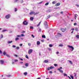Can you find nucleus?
Here are the masks:
<instances>
[{
	"label": "nucleus",
	"instance_id": "f704fd0d",
	"mask_svg": "<svg viewBox=\"0 0 79 79\" xmlns=\"http://www.w3.org/2000/svg\"><path fill=\"white\" fill-rule=\"evenodd\" d=\"M6 55L7 56V57H8L9 58L10 57V55L8 54H6Z\"/></svg>",
	"mask_w": 79,
	"mask_h": 79
},
{
	"label": "nucleus",
	"instance_id": "20e7f679",
	"mask_svg": "<svg viewBox=\"0 0 79 79\" xmlns=\"http://www.w3.org/2000/svg\"><path fill=\"white\" fill-rule=\"evenodd\" d=\"M33 51V50H32V49H30L28 51V54H31V53H32Z\"/></svg>",
	"mask_w": 79,
	"mask_h": 79
},
{
	"label": "nucleus",
	"instance_id": "a18cd8bd",
	"mask_svg": "<svg viewBox=\"0 0 79 79\" xmlns=\"http://www.w3.org/2000/svg\"><path fill=\"white\" fill-rule=\"evenodd\" d=\"M21 3H23V2H24V1L23 0H22L20 2Z\"/></svg>",
	"mask_w": 79,
	"mask_h": 79
},
{
	"label": "nucleus",
	"instance_id": "7c9ffc66",
	"mask_svg": "<svg viewBox=\"0 0 79 79\" xmlns=\"http://www.w3.org/2000/svg\"><path fill=\"white\" fill-rule=\"evenodd\" d=\"M70 77L72 79H74V77L72 75H70Z\"/></svg>",
	"mask_w": 79,
	"mask_h": 79
},
{
	"label": "nucleus",
	"instance_id": "b1692460",
	"mask_svg": "<svg viewBox=\"0 0 79 79\" xmlns=\"http://www.w3.org/2000/svg\"><path fill=\"white\" fill-rule=\"evenodd\" d=\"M53 68H54L52 66H51L50 67H49V69H53Z\"/></svg>",
	"mask_w": 79,
	"mask_h": 79
},
{
	"label": "nucleus",
	"instance_id": "f03ea898",
	"mask_svg": "<svg viewBox=\"0 0 79 79\" xmlns=\"http://www.w3.org/2000/svg\"><path fill=\"white\" fill-rule=\"evenodd\" d=\"M23 25H27L28 24V22L27 21L25 20L23 22Z\"/></svg>",
	"mask_w": 79,
	"mask_h": 79
},
{
	"label": "nucleus",
	"instance_id": "e433bc0d",
	"mask_svg": "<svg viewBox=\"0 0 79 79\" xmlns=\"http://www.w3.org/2000/svg\"><path fill=\"white\" fill-rule=\"evenodd\" d=\"M69 62L70 63V64H73V62H72V61L70 60H69Z\"/></svg>",
	"mask_w": 79,
	"mask_h": 79
},
{
	"label": "nucleus",
	"instance_id": "a878e982",
	"mask_svg": "<svg viewBox=\"0 0 79 79\" xmlns=\"http://www.w3.org/2000/svg\"><path fill=\"white\" fill-rule=\"evenodd\" d=\"M44 63H48V61L47 60H45L44 61Z\"/></svg>",
	"mask_w": 79,
	"mask_h": 79
},
{
	"label": "nucleus",
	"instance_id": "052dcab7",
	"mask_svg": "<svg viewBox=\"0 0 79 79\" xmlns=\"http://www.w3.org/2000/svg\"><path fill=\"white\" fill-rule=\"evenodd\" d=\"M28 45H29V46H31V43H28Z\"/></svg>",
	"mask_w": 79,
	"mask_h": 79
},
{
	"label": "nucleus",
	"instance_id": "69168bd1",
	"mask_svg": "<svg viewBox=\"0 0 79 79\" xmlns=\"http://www.w3.org/2000/svg\"><path fill=\"white\" fill-rule=\"evenodd\" d=\"M14 63H15V62L13 61L12 62V64H14Z\"/></svg>",
	"mask_w": 79,
	"mask_h": 79
},
{
	"label": "nucleus",
	"instance_id": "6e6552de",
	"mask_svg": "<svg viewBox=\"0 0 79 79\" xmlns=\"http://www.w3.org/2000/svg\"><path fill=\"white\" fill-rule=\"evenodd\" d=\"M0 63L1 64H4V61L2 60H0Z\"/></svg>",
	"mask_w": 79,
	"mask_h": 79
},
{
	"label": "nucleus",
	"instance_id": "5701e85b",
	"mask_svg": "<svg viewBox=\"0 0 79 79\" xmlns=\"http://www.w3.org/2000/svg\"><path fill=\"white\" fill-rule=\"evenodd\" d=\"M75 31H76L77 32V31H78V29H77V27H76L75 28Z\"/></svg>",
	"mask_w": 79,
	"mask_h": 79
},
{
	"label": "nucleus",
	"instance_id": "4468645a",
	"mask_svg": "<svg viewBox=\"0 0 79 79\" xmlns=\"http://www.w3.org/2000/svg\"><path fill=\"white\" fill-rule=\"evenodd\" d=\"M19 38L17 37L15 38V41H17V40H19Z\"/></svg>",
	"mask_w": 79,
	"mask_h": 79
},
{
	"label": "nucleus",
	"instance_id": "3c124183",
	"mask_svg": "<svg viewBox=\"0 0 79 79\" xmlns=\"http://www.w3.org/2000/svg\"><path fill=\"white\" fill-rule=\"evenodd\" d=\"M31 37H32L33 38H34L35 36H34V35L32 34L31 35Z\"/></svg>",
	"mask_w": 79,
	"mask_h": 79
},
{
	"label": "nucleus",
	"instance_id": "0eeeda50",
	"mask_svg": "<svg viewBox=\"0 0 79 79\" xmlns=\"http://www.w3.org/2000/svg\"><path fill=\"white\" fill-rule=\"evenodd\" d=\"M60 3L59 2L56 4L55 5V6H60Z\"/></svg>",
	"mask_w": 79,
	"mask_h": 79
},
{
	"label": "nucleus",
	"instance_id": "7ed1b4c3",
	"mask_svg": "<svg viewBox=\"0 0 79 79\" xmlns=\"http://www.w3.org/2000/svg\"><path fill=\"white\" fill-rule=\"evenodd\" d=\"M68 47H69V48H71V49H72L71 50V51H73V50H74V47H73V46L68 45Z\"/></svg>",
	"mask_w": 79,
	"mask_h": 79
},
{
	"label": "nucleus",
	"instance_id": "de8ad7c7",
	"mask_svg": "<svg viewBox=\"0 0 79 79\" xmlns=\"http://www.w3.org/2000/svg\"><path fill=\"white\" fill-rule=\"evenodd\" d=\"M43 3V1H42V2H40L39 3V4H41V3Z\"/></svg>",
	"mask_w": 79,
	"mask_h": 79
},
{
	"label": "nucleus",
	"instance_id": "13d9d810",
	"mask_svg": "<svg viewBox=\"0 0 79 79\" xmlns=\"http://www.w3.org/2000/svg\"><path fill=\"white\" fill-rule=\"evenodd\" d=\"M18 0H15V2H18Z\"/></svg>",
	"mask_w": 79,
	"mask_h": 79
},
{
	"label": "nucleus",
	"instance_id": "ddd939ff",
	"mask_svg": "<svg viewBox=\"0 0 79 79\" xmlns=\"http://www.w3.org/2000/svg\"><path fill=\"white\" fill-rule=\"evenodd\" d=\"M40 43L39 41H38L37 42V45H40Z\"/></svg>",
	"mask_w": 79,
	"mask_h": 79
},
{
	"label": "nucleus",
	"instance_id": "774afa93",
	"mask_svg": "<svg viewBox=\"0 0 79 79\" xmlns=\"http://www.w3.org/2000/svg\"><path fill=\"white\" fill-rule=\"evenodd\" d=\"M56 54H57V55L59 54V52H57L56 53Z\"/></svg>",
	"mask_w": 79,
	"mask_h": 79
},
{
	"label": "nucleus",
	"instance_id": "9b49d317",
	"mask_svg": "<svg viewBox=\"0 0 79 79\" xmlns=\"http://www.w3.org/2000/svg\"><path fill=\"white\" fill-rule=\"evenodd\" d=\"M61 31L62 32H65V30L63 28H61L60 29Z\"/></svg>",
	"mask_w": 79,
	"mask_h": 79
},
{
	"label": "nucleus",
	"instance_id": "c9c22d12",
	"mask_svg": "<svg viewBox=\"0 0 79 79\" xmlns=\"http://www.w3.org/2000/svg\"><path fill=\"white\" fill-rule=\"evenodd\" d=\"M1 37H0V40L1 39H2V38H3V35H1Z\"/></svg>",
	"mask_w": 79,
	"mask_h": 79
},
{
	"label": "nucleus",
	"instance_id": "393cba45",
	"mask_svg": "<svg viewBox=\"0 0 79 79\" xmlns=\"http://www.w3.org/2000/svg\"><path fill=\"white\" fill-rule=\"evenodd\" d=\"M27 73L26 72L24 73V75H25V76H27Z\"/></svg>",
	"mask_w": 79,
	"mask_h": 79
},
{
	"label": "nucleus",
	"instance_id": "4d7b16f0",
	"mask_svg": "<svg viewBox=\"0 0 79 79\" xmlns=\"http://www.w3.org/2000/svg\"><path fill=\"white\" fill-rule=\"evenodd\" d=\"M2 52L1 50H0V54H2Z\"/></svg>",
	"mask_w": 79,
	"mask_h": 79
},
{
	"label": "nucleus",
	"instance_id": "1a4fd4ad",
	"mask_svg": "<svg viewBox=\"0 0 79 79\" xmlns=\"http://www.w3.org/2000/svg\"><path fill=\"white\" fill-rule=\"evenodd\" d=\"M34 13H35V12H34V11H31V12L30 13H29V15H34Z\"/></svg>",
	"mask_w": 79,
	"mask_h": 79
},
{
	"label": "nucleus",
	"instance_id": "f8f14e48",
	"mask_svg": "<svg viewBox=\"0 0 79 79\" xmlns=\"http://www.w3.org/2000/svg\"><path fill=\"white\" fill-rule=\"evenodd\" d=\"M12 42H13L12 41H9L7 42V44H11Z\"/></svg>",
	"mask_w": 79,
	"mask_h": 79
},
{
	"label": "nucleus",
	"instance_id": "e2e57ef3",
	"mask_svg": "<svg viewBox=\"0 0 79 79\" xmlns=\"http://www.w3.org/2000/svg\"><path fill=\"white\" fill-rule=\"evenodd\" d=\"M21 36H22V37H23V36H24V35L23 34H21Z\"/></svg>",
	"mask_w": 79,
	"mask_h": 79
},
{
	"label": "nucleus",
	"instance_id": "4be33fe9",
	"mask_svg": "<svg viewBox=\"0 0 79 79\" xmlns=\"http://www.w3.org/2000/svg\"><path fill=\"white\" fill-rule=\"evenodd\" d=\"M64 76H66V77H68V75L66 73H64Z\"/></svg>",
	"mask_w": 79,
	"mask_h": 79
},
{
	"label": "nucleus",
	"instance_id": "6e6d98bb",
	"mask_svg": "<svg viewBox=\"0 0 79 79\" xmlns=\"http://www.w3.org/2000/svg\"><path fill=\"white\" fill-rule=\"evenodd\" d=\"M14 61L15 62H16V61H18V60H15Z\"/></svg>",
	"mask_w": 79,
	"mask_h": 79
},
{
	"label": "nucleus",
	"instance_id": "680f3d73",
	"mask_svg": "<svg viewBox=\"0 0 79 79\" xmlns=\"http://www.w3.org/2000/svg\"><path fill=\"white\" fill-rule=\"evenodd\" d=\"M26 32L25 31H22V33H25Z\"/></svg>",
	"mask_w": 79,
	"mask_h": 79
},
{
	"label": "nucleus",
	"instance_id": "bb28decb",
	"mask_svg": "<svg viewBox=\"0 0 79 79\" xmlns=\"http://www.w3.org/2000/svg\"><path fill=\"white\" fill-rule=\"evenodd\" d=\"M41 31H42V30H41V29L39 28L38 31L39 32H41Z\"/></svg>",
	"mask_w": 79,
	"mask_h": 79
},
{
	"label": "nucleus",
	"instance_id": "bf43d9fd",
	"mask_svg": "<svg viewBox=\"0 0 79 79\" xmlns=\"http://www.w3.org/2000/svg\"><path fill=\"white\" fill-rule=\"evenodd\" d=\"M77 23H74V26H76V25H77Z\"/></svg>",
	"mask_w": 79,
	"mask_h": 79
},
{
	"label": "nucleus",
	"instance_id": "5fc2aeb1",
	"mask_svg": "<svg viewBox=\"0 0 79 79\" xmlns=\"http://www.w3.org/2000/svg\"><path fill=\"white\" fill-rule=\"evenodd\" d=\"M19 46H20V47H21V46H23V44H20Z\"/></svg>",
	"mask_w": 79,
	"mask_h": 79
},
{
	"label": "nucleus",
	"instance_id": "c85d7f7f",
	"mask_svg": "<svg viewBox=\"0 0 79 79\" xmlns=\"http://www.w3.org/2000/svg\"><path fill=\"white\" fill-rule=\"evenodd\" d=\"M6 54V53L4 51L3 52V55H5Z\"/></svg>",
	"mask_w": 79,
	"mask_h": 79
},
{
	"label": "nucleus",
	"instance_id": "9d476101",
	"mask_svg": "<svg viewBox=\"0 0 79 79\" xmlns=\"http://www.w3.org/2000/svg\"><path fill=\"white\" fill-rule=\"evenodd\" d=\"M52 9H48V10H46V12H47V13H50V12L52 11Z\"/></svg>",
	"mask_w": 79,
	"mask_h": 79
},
{
	"label": "nucleus",
	"instance_id": "a19ab883",
	"mask_svg": "<svg viewBox=\"0 0 79 79\" xmlns=\"http://www.w3.org/2000/svg\"><path fill=\"white\" fill-rule=\"evenodd\" d=\"M16 49H17V50H18L19 49V47H17L16 48Z\"/></svg>",
	"mask_w": 79,
	"mask_h": 79
},
{
	"label": "nucleus",
	"instance_id": "864d4df0",
	"mask_svg": "<svg viewBox=\"0 0 79 79\" xmlns=\"http://www.w3.org/2000/svg\"><path fill=\"white\" fill-rule=\"evenodd\" d=\"M19 59L20 60H21V61H23V59H21L20 58V57L19 58Z\"/></svg>",
	"mask_w": 79,
	"mask_h": 79
},
{
	"label": "nucleus",
	"instance_id": "09e8293b",
	"mask_svg": "<svg viewBox=\"0 0 79 79\" xmlns=\"http://www.w3.org/2000/svg\"><path fill=\"white\" fill-rule=\"evenodd\" d=\"M54 66H58V64H54Z\"/></svg>",
	"mask_w": 79,
	"mask_h": 79
},
{
	"label": "nucleus",
	"instance_id": "4c0bfd02",
	"mask_svg": "<svg viewBox=\"0 0 79 79\" xmlns=\"http://www.w3.org/2000/svg\"><path fill=\"white\" fill-rule=\"evenodd\" d=\"M37 14H39L38 12H36V13H35H35H34V15H37Z\"/></svg>",
	"mask_w": 79,
	"mask_h": 79
},
{
	"label": "nucleus",
	"instance_id": "0e129e2a",
	"mask_svg": "<svg viewBox=\"0 0 79 79\" xmlns=\"http://www.w3.org/2000/svg\"><path fill=\"white\" fill-rule=\"evenodd\" d=\"M76 6L77 7H79V5H77V4H76Z\"/></svg>",
	"mask_w": 79,
	"mask_h": 79
},
{
	"label": "nucleus",
	"instance_id": "c03bdc74",
	"mask_svg": "<svg viewBox=\"0 0 79 79\" xmlns=\"http://www.w3.org/2000/svg\"><path fill=\"white\" fill-rule=\"evenodd\" d=\"M58 69H60V70H61V69H63V68H62V67H60V68H59Z\"/></svg>",
	"mask_w": 79,
	"mask_h": 79
},
{
	"label": "nucleus",
	"instance_id": "79ce46f5",
	"mask_svg": "<svg viewBox=\"0 0 79 79\" xmlns=\"http://www.w3.org/2000/svg\"><path fill=\"white\" fill-rule=\"evenodd\" d=\"M14 56H15V57H18V55H17L14 54Z\"/></svg>",
	"mask_w": 79,
	"mask_h": 79
},
{
	"label": "nucleus",
	"instance_id": "72a5a7b5",
	"mask_svg": "<svg viewBox=\"0 0 79 79\" xmlns=\"http://www.w3.org/2000/svg\"><path fill=\"white\" fill-rule=\"evenodd\" d=\"M25 57L26 58H27V59H29V57H28V56H27V55H26L25 56Z\"/></svg>",
	"mask_w": 79,
	"mask_h": 79
},
{
	"label": "nucleus",
	"instance_id": "ea45409f",
	"mask_svg": "<svg viewBox=\"0 0 79 79\" xmlns=\"http://www.w3.org/2000/svg\"><path fill=\"white\" fill-rule=\"evenodd\" d=\"M30 29H34V27H33L31 26L30 27Z\"/></svg>",
	"mask_w": 79,
	"mask_h": 79
},
{
	"label": "nucleus",
	"instance_id": "aec40b11",
	"mask_svg": "<svg viewBox=\"0 0 79 79\" xmlns=\"http://www.w3.org/2000/svg\"><path fill=\"white\" fill-rule=\"evenodd\" d=\"M7 30H3L2 31V32H6V31H7Z\"/></svg>",
	"mask_w": 79,
	"mask_h": 79
},
{
	"label": "nucleus",
	"instance_id": "473e14b6",
	"mask_svg": "<svg viewBox=\"0 0 79 79\" xmlns=\"http://www.w3.org/2000/svg\"><path fill=\"white\" fill-rule=\"evenodd\" d=\"M63 45L61 44L59 45V47H63Z\"/></svg>",
	"mask_w": 79,
	"mask_h": 79
},
{
	"label": "nucleus",
	"instance_id": "603ef678",
	"mask_svg": "<svg viewBox=\"0 0 79 79\" xmlns=\"http://www.w3.org/2000/svg\"><path fill=\"white\" fill-rule=\"evenodd\" d=\"M47 70H48V71L50 70V67L47 68Z\"/></svg>",
	"mask_w": 79,
	"mask_h": 79
},
{
	"label": "nucleus",
	"instance_id": "338daca9",
	"mask_svg": "<svg viewBox=\"0 0 79 79\" xmlns=\"http://www.w3.org/2000/svg\"><path fill=\"white\" fill-rule=\"evenodd\" d=\"M49 73H50V74L52 73V71H50L49 72Z\"/></svg>",
	"mask_w": 79,
	"mask_h": 79
},
{
	"label": "nucleus",
	"instance_id": "6ab92c4d",
	"mask_svg": "<svg viewBox=\"0 0 79 79\" xmlns=\"http://www.w3.org/2000/svg\"><path fill=\"white\" fill-rule=\"evenodd\" d=\"M71 30H72V31L71 32V34H73V32H74V28L72 29Z\"/></svg>",
	"mask_w": 79,
	"mask_h": 79
},
{
	"label": "nucleus",
	"instance_id": "c756f323",
	"mask_svg": "<svg viewBox=\"0 0 79 79\" xmlns=\"http://www.w3.org/2000/svg\"><path fill=\"white\" fill-rule=\"evenodd\" d=\"M49 47H53V45L52 44H50L49 45Z\"/></svg>",
	"mask_w": 79,
	"mask_h": 79
},
{
	"label": "nucleus",
	"instance_id": "58836bf2",
	"mask_svg": "<svg viewBox=\"0 0 79 79\" xmlns=\"http://www.w3.org/2000/svg\"><path fill=\"white\" fill-rule=\"evenodd\" d=\"M48 4H49V3L48 2H47L45 4V5L46 6L47 5H48Z\"/></svg>",
	"mask_w": 79,
	"mask_h": 79
},
{
	"label": "nucleus",
	"instance_id": "f3484780",
	"mask_svg": "<svg viewBox=\"0 0 79 79\" xmlns=\"http://www.w3.org/2000/svg\"><path fill=\"white\" fill-rule=\"evenodd\" d=\"M30 19L31 21H33V19H34V18L32 17H31Z\"/></svg>",
	"mask_w": 79,
	"mask_h": 79
},
{
	"label": "nucleus",
	"instance_id": "37998d69",
	"mask_svg": "<svg viewBox=\"0 0 79 79\" xmlns=\"http://www.w3.org/2000/svg\"><path fill=\"white\" fill-rule=\"evenodd\" d=\"M15 12L17 11V9L16 8H15Z\"/></svg>",
	"mask_w": 79,
	"mask_h": 79
},
{
	"label": "nucleus",
	"instance_id": "f257e3e1",
	"mask_svg": "<svg viewBox=\"0 0 79 79\" xmlns=\"http://www.w3.org/2000/svg\"><path fill=\"white\" fill-rule=\"evenodd\" d=\"M44 25L46 29H47L48 28V25H47V22H44Z\"/></svg>",
	"mask_w": 79,
	"mask_h": 79
},
{
	"label": "nucleus",
	"instance_id": "a211bd4d",
	"mask_svg": "<svg viewBox=\"0 0 79 79\" xmlns=\"http://www.w3.org/2000/svg\"><path fill=\"white\" fill-rule=\"evenodd\" d=\"M50 18V15H49L47 16V18H46V19H48V18Z\"/></svg>",
	"mask_w": 79,
	"mask_h": 79
},
{
	"label": "nucleus",
	"instance_id": "2f4dec72",
	"mask_svg": "<svg viewBox=\"0 0 79 79\" xmlns=\"http://www.w3.org/2000/svg\"><path fill=\"white\" fill-rule=\"evenodd\" d=\"M77 17V14H76L75 15V19H76V18Z\"/></svg>",
	"mask_w": 79,
	"mask_h": 79
},
{
	"label": "nucleus",
	"instance_id": "423d86ee",
	"mask_svg": "<svg viewBox=\"0 0 79 79\" xmlns=\"http://www.w3.org/2000/svg\"><path fill=\"white\" fill-rule=\"evenodd\" d=\"M58 71H59V72L61 73V74H63V71L60 70V69H57Z\"/></svg>",
	"mask_w": 79,
	"mask_h": 79
},
{
	"label": "nucleus",
	"instance_id": "412c9836",
	"mask_svg": "<svg viewBox=\"0 0 79 79\" xmlns=\"http://www.w3.org/2000/svg\"><path fill=\"white\" fill-rule=\"evenodd\" d=\"M42 38H44V39H45V38H46L45 35H42Z\"/></svg>",
	"mask_w": 79,
	"mask_h": 79
},
{
	"label": "nucleus",
	"instance_id": "2eb2a0df",
	"mask_svg": "<svg viewBox=\"0 0 79 79\" xmlns=\"http://www.w3.org/2000/svg\"><path fill=\"white\" fill-rule=\"evenodd\" d=\"M25 66H26V67H27L28 66H29V64L27 63H26L25 64Z\"/></svg>",
	"mask_w": 79,
	"mask_h": 79
},
{
	"label": "nucleus",
	"instance_id": "cd10ccee",
	"mask_svg": "<svg viewBox=\"0 0 79 79\" xmlns=\"http://www.w3.org/2000/svg\"><path fill=\"white\" fill-rule=\"evenodd\" d=\"M56 3V1H53L52 2V4H55V3Z\"/></svg>",
	"mask_w": 79,
	"mask_h": 79
},
{
	"label": "nucleus",
	"instance_id": "8fccbe9b",
	"mask_svg": "<svg viewBox=\"0 0 79 79\" xmlns=\"http://www.w3.org/2000/svg\"><path fill=\"white\" fill-rule=\"evenodd\" d=\"M21 35H16V37H20Z\"/></svg>",
	"mask_w": 79,
	"mask_h": 79
},
{
	"label": "nucleus",
	"instance_id": "dca6fc26",
	"mask_svg": "<svg viewBox=\"0 0 79 79\" xmlns=\"http://www.w3.org/2000/svg\"><path fill=\"white\" fill-rule=\"evenodd\" d=\"M77 39H79V35H77L75 36Z\"/></svg>",
	"mask_w": 79,
	"mask_h": 79
},
{
	"label": "nucleus",
	"instance_id": "49530a36",
	"mask_svg": "<svg viewBox=\"0 0 79 79\" xmlns=\"http://www.w3.org/2000/svg\"><path fill=\"white\" fill-rule=\"evenodd\" d=\"M16 46L13 45L12 46V47H13V48H15V47H16Z\"/></svg>",
	"mask_w": 79,
	"mask_h": 79
},
{
	"label": "nucleus",
	"instance_id": "39448f33",
	"mask_svg": "<svg viewBox=\"0 0 79 79\" xmlns=\"http://www.w3.org/2000/svg\"><path fill=\"white\" fill-rule=\"evenodd\" d=\"M5 18H6V19H8V18H10V14L6 15L5 16Z\"/></svg>",
	"mask_w": 79,
	"mask_h": 79
}]
</instances>
